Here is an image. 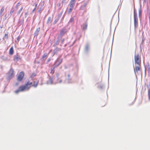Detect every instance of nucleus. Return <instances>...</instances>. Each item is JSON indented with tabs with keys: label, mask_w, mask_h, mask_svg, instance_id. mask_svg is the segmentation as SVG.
Segmentation results:
<instances>
[{
	"label": "nucleus",
	"mask_w": 150,
	"mask_h": 150,
	"mask_svg": "<svg viewBox=\"0 0 150 150\" xmlns=\"http://www.w3.org/2000/svg\"><path fill=\"white\" fill-rule=\"evenodd\" d=\"M38 82L34 81L33 82V83L32 82H30L28 80L27 81L25 85L20 86L18 89L15 92L16 93H18L19 92H23L28 91L32 86H33L35 87H36L38 85Z\"/></svg>",
	"instance_id": "1"
},
{
	"label": "nucleus",
	"mask_w": 150,
	"mask_h": 150,
	"mask_svg": "<svg viewBox=\"0 0 150 150\" xmlns=\"http://www.w3.org/2000/svg\"><path fill=\"white\" fill-rule=\"evenodd\" d=\"M135 65H140L141 59L140 56L138 54H137L134 56Z\"/></svg>",
	"instance_id": "2"
},
{
	"label": "nucleus",
	"mask_w": 150,
	"mask_h": 150,
	"mask_svg": "<svg viewBox=\"0 0 150 150\" xmlns=\"http://www.w3.org/2000/svg\"><path fill=\"white\" fill-rule=\"evenodd\" d=\"M62 59L61 58H58L55 62L53 66L54 67H57L62 63Z\"/></svg>",
	"instance_id": "3"
},
{
	"label": "nucleus",
	"mask_w": 150,
	"mask_h": 150,
	"mask_svg": "<svg viewBox=\"0 0 150 150\" xmlns=\"http://www.w3.org/2000/svg\"><path fill=\"white\" fill-rule=\"evenodd\" d=\"M14 76L13 71L12 69H11L8 74V77L9 79L12 78Z\"/></svg>",
	"instance_id": "4"
},
{
	"label": "nucleus",
	"mask_w": 150,
	"mask_h": 150,
	"mask_svg": "<svg viewBox=\"0 0 150 150\" xmlns=\"http://www.w3.org/2000/svg\"><path fill=\"white\" fill-rule=\"evenodd\" d=\"M24 76V73L23 72H21L18 77V80L19 81H21L23 79V77Z\"/></svg>",
	"instance_id": "5"
},
{
	"label": "nucleus",
	"mask_w": 150,
	"mask_h": 150,
	"mask_svg": "<svg viewBox=\"0 0 150 150\" xmlns=\"http://www.w3.org/2000/svg\"><path fill=\"white\" fill-rule=\"evenodd\" d=\"M67 32V30L64 28L62 29L60 33L61 36H63Z\"/></svg>",
	"instance_id": "6"
},
{
	"label": "nucleus",
	"mask_w": 150,
	"mask_h": 150,
	"mask_svg": "<svg viewBox=\"0 0 150 150\" xmlns=\"http://www.w3.org/2000/svg\"><path fill=\"white\" fill-rule=\"evenodd\" d=\"M140 65H135V68L134 69V71L135 73L136 72L137 73L138 71H139L140 69Z\"/></svg>",
	"instance_id": "7"
},
{
	"label": "nucleus",
	"mask_w": 150,
	"mask_h": 150,
	"mask_svg": "<svg viewBox=\"0 0 150 150\" xmlns=\"http://www.w3.org/2000/svg\"><path fill=\"white\" fill-rule=\"evenodd\" d=\"M1 59L4 61H9L10 59L8 56L5 57V56H2L1 57Z\"/></svg>",
	"instance_id": "8"
},
{
	"label": "nucleus",
	"mask_w": 150,
	"mask_h": 150,
	"mask_svg": "<svg viewBox=\"0 0 150 150\" xmlns=\"http://www.w3.org/2000/svg\"><path fill=\"white\" fill-rule=\"evenodd\" d=\"M134 28L136 29L138 27V19H134Z\"/></svg>",
	"instance_id": "9"
},
{
	"label": "nucleus",
	"mask_w": 150,
	"mask_h": 150,
	"mask_svg": "<svg viewBox=\"0 0 150 150\" xmlns=\"http://www.w3.org/2000/svg\"><path fill=\"white\" fill-rule=\"evenodd\" d=\"M14 53V51H13V47L12 46L10 49L9 51V54L12 55H13Z\"/></svg>",
	"instance_id": "10"
},
{
	"label": "nucleus",
	"mask_w": 150,
	"mask_h": 150,
	"mask_svg": "<svg viewBox=\"0 0 150 150\" xmlns=\"http://www.w3.org/2000/svg\"><path fill=\"white\" fill-rule=\"evenodd\" d=\"M4 7H3L1 9L0 11V15L1 16H3L4 13Z\"/></svg>",
	"instance_id": "11"
},
{
	"label": "nucleus",
	"mask_w": 150,
	"mask_h": 150,
	"mask_svg": "<svg viewBox=\"0 0 150 150\" xmlns=\"http://www.w3.org/2000/svg\"><path fill=\"white\" fill-rule=\"evenodd\" d=\"M40 30V28H37L36 30L35 33H34V35L35 36H37V35L38 34V33L39 32V31Z\"/></svg>",
	"instance_id": "12"
},
{
	"label": "nucleus",
	"mask_w": 150,
	"mask_h": 150,
	"mask_svg": "<svg viewBox=\"0 0 150 150\" xmlns=\"http://www.w3.org/2000/svg\"><path fill=\"white\" fill-rule=\"evenodd\" d=\"M21 59L20 56L18 55H15L14 57V60H15L18 61L20 59Z\"/></svg>",
	"instance_id": "13"
},
{
	"label": "nucleus",
	"mask_w": 150,
	"mask_h": 150,
	"mask_svg": "<svg viewBox=\"0 0 150 150\" xmlns=\"http://www.w3.org/2000/svg\"><path fill=\"white\" fill-rule=\"evenodd\" d=\"M52 78L51 77L50 78L49 80L47 81V84H52Z\"/></svg>",
	"instance_id": "14"
},
{
	"label": "nucleus",
	"mask_w": 150,
	"mask_h": 150,
	"mask_svg": "<svg viewBox=\"0 0 150 150\" xmlns=\"http://www.w3.org/2000/svg\"><path fill=\"white\" fill-rule=\"evenodd\" d=\"M52 21V19L51 17H49L47 19V24H49L51 23Z\"/></svg>",
	"instance_id": "15"
},
{
	"label": "nucleus",
	"mask_w": 150,
	"mask_h": 150,
	"mask_svg": "<svg viewBox=\"0 0 150 150\" xmlns=\"http://www.w3.org/2000/svg\"><path fill=\"white\" fill-rule=\"evenodd\" d=\"M75 4H74V3H72L70 2L69 4V8H74L75 6Z\"/></svg>",
	"instance_id": "16"
},
{
	"label": "nucleus",
	"mask_w": 150,
	"mask_h": 150,
	"mask_svg": "<svg viewBox=\"0 0 150 150\" xmlns=\"http://www.w3.org/2000/svg\"><path fill=\"white\" fill-rule=\"evenodd\" d=\"M138 19L137 18V14L136 11L134 9V19Z\"/></svg>",
	"instance_id": "17"
},
{
	"label": "nucleus",
	"mask_w": 150,
	"mask_h": 150,
	"mask_svg": "<svg viewBox=\"0 0 150 150\" xmlns=\"http://www.w3.org/2000/svg\"><path fill=\"white\" fill-rule=\"evenodd\" d=\"M87 24L86 23H85L83 25V29L84 30L87 29Z\"/></svg>",
	"instance_id": "18"
},
{
	"label": "nucleus",
	"mask_w": 150,
	"mask_h": 150,
	"mask_svg": "<svg viewBox=\"0 0 150 150\" xmlns=\"http://www.w3.org/2000/svg\"><path fill=\"white\" fill-rule=\"evenodd\" d=\"M55 67H54V66H53V67L51 69V72H50V73H51V74H53L54 72V68Z\"/></svg>",
	"instance_id": "19"
},
{
	"label": "nucleus",
	"mask_w": 150,
	"mask_h": 150,
	"mask_svg": "<svg viewBox=\"0 0 150 150\" xmlns=\"http://www.w3.org/2000/svg\"><path fill=\"white\" fill-rule=\"evenodd\" d=\"M73 8H69L68 10V13H70L72 11Z\"/></svg>",
	"instance_id": "20"
},
{
	"label": "nucleus",
	"mask_w": 150,
	"mask_h": 150,
	"mask_svg": "<svg viewBox=\"0 0 150 150\" xmlns=\"http://www.w3.org/2000/svg\"><path fill=\"white\" fill-rule=\"evenodd\" d=\"M89 48V46L88 45H86V47H85V50L86 51H87Z\"/></svg>",
	"instance_id": "21"
},
{
	"label": "nucleus",
	"mask_w": 150,
	"mask_h": 150,
	"mask_svg": "<svg viewBox=\"0 0 150 150\" xmlns=\"http://www.w3.org/2000/svg\"><path fill=\"white\" fill-rule=\"evenodd\" d=\"M34 4L35 5V8H34V9L33 10V12H34L37 6V4L36 3H34Z\"/></svg>",
	"instance_id": "22"
},
{
	"label": "nucleus",
	"mask_w": 150,
	"mask_h": 150,
	"mask_svg": "<svg viewBox=\"0 0 150 150\" xmlns=\"http://www.w3.org/2000/svg\"><path fill=\"white\" fill-rule=\"evenodd\" d=\"M23 7H22L18 11V14H19L21 13V11H22L23 9Z\"/></svg>",
	"instance_id": "23"
},
{
	"label": "nucleus",
	"mask_w": 150,
	"mask_h": 150,
	"mask_svg": "<svg viewBox=\"0 0 150 150\" xmlns=\"http://www.w3.org/2000/svg\"><path fill=\"white\" fill-rule=\"evenodd\" d=\"M148 95L149 99L150 100V89L149 90Z\"/></svg>",
	"instance_id": "24"
},
{
	"label": "nucleus",
	"mask_w": 150,
	"mask_h": 150,
	"mask_svg": "<svg viewBox=\"0 0 150 150\" xmlns=\"http://www.w3.org/2000/svg\"><path fill=\"white\" fill-rule=\"evenodd\" d=\"M58 19L56 18L55 20L54 21V24H55L58 21Z\"/></svg>",
	"instance_id": "25"
},
{
	"label": "nucleus",
	"mask_w": 150,
	"mask_h": 150,
	"mask_svg": "<svg viewBox=\"0 0 150 150\" xmlns=\"http://www.w3.org/2000/svg\"><path fill=\"white\" fill-rule=\"evenodd\" d=\"M70 2L75 4V0H71Z\"/></svg>",
	"instance_id": "26"
},
{
	"label": "nucleus",
	"mask_w": 150,
	"mask_h": 150,
	"mask_svg": "<svg viewBox=\"0 0 150 150\" xmlns=\"http://www.w3.org/2000/svg\"><path fill=\"white\" fill-rule=\"evenodd\" d=\"M104 87V86L103 85L101 84L100 85L99 87L100 88L102 89Z\"/></svg>",
	"instance_id": "27"
},
{
	"label": "nucleus",
	"mask_w": 150,
	"mask_h": 150,
	"mask_svg": "<svg viewBox=\"0 0 150 150\" xmlns=\"http://www.w3.org/2000/svg\"><path fill=\"white\" fill-rule=\"evenodd\" d=\"M8 37V34H5L4 36V38H7Z\"/></svg>",
	"instance_id": "28"
},
{
	"label": "nucleus",
	"mask_w": 150,
	"mask_h": 150,
	"mask_svg": "<svg viewBox=\"0 0 150 150\" xmlns=\"http://www.w3.org/2000/svg\"><path fill=\"white\" fill-rule=\"evenodd\" d=\"M141 13V11L140 10H139V17H140V16Z\"/></svg>",
	"instance_id": "29"
},
{
	"label": "nucleus",
	"mask_w": 150,
	"mask_h": 150,
	"mask_svg": "<svg viewBox=\"0 0 150 150\" xmlns=\"http://www.w3.org/2000/svg\"><path fill=\"white\" fill-rule=\"evenodd\" d=\"M67 2V0H63L62 1V3H66Z\"/></svg>",
	"instance_id": "30"
},
{
	"label": "nucleus",
	"mask_w": 150,
	"mask_h": 150,
	"mask_svg": "<svg viewBox=\"0 0 150 150\" xmlns=\"http://www.w3.org/2000/svg\"><path fill=\"white\" fill-rule=\"evenodd\" d=\"M20 4V2H18V3L17 4L16 6V8L18 7V6H19V4Z\"/></svg>",
	"instance_id": "31"
},
{
	"label": "nucleus",
	"mask_w": 150,
	"mask_h": 150,
	"mask_svg": "<svg viewBox=\"0 0 150 150\" xmlns=\"http://www.w3.org/2000/svg\"><path fill=\"white\" fill-rule=\"evenodd\" d=\"M60 50V49H59V48H56L55 50H54V51H55V50H56V51H57V50Z\"/></svg>",
	"instance_id": "32"
},
{
	"label": "nucleus",
	"mask_w": 150,
	"mask_h": 150,
	"mask_svg": "<svg viewBox=\"0 0 150 150\" xmlns=\"http://www.w3.org/2000/svg\"><path fill=\"white\" fill-rule=\"evenodd\" d=\"M61 82H62V80H60L59 81V82H56L55 83H61Z\"/></svg>",
	"instance_id": "33"
},
{
	"label": "nucleus",
	"mask_w": 150,
	"mask_h": 150,
	"mask_svg": "<svg viewBox=\"0 0 150 150\" xmlns=\"http://www.w3.org/2000/svg\"><path fill=\"white\" fill-rule=\"evenodd\" d=\"M13 11H14V10L13 9H12L10 11V13L11 14V13H13Z\"/></svg>",
	"instance_id": "34"
},
{
	"label": "nucleus",
	"mask_w": 150,
	"mask_h": 150,
	"mask_svg": "<svg viewBox=\"0 0 150 150\" xmlns=\"http://www.w3.org/2000/svg\"><path fill=\"white\" fill-rule=\"evenodd\" d=\"M74 19V18H72L70 20V21L71 22H72L73 21Z\"/></svg>",
	"instance_id": "35"
},
{
	"label": "nucleus",
	"mask_w": 150,
	"mask_h": 150,
	"mask_svg": "<svg viewBox=\"0 0 150 150\" xmlns=\"http://www.w3.org/2000/svg\"><path fill=\"white\" fill-rule=\"evenodd\" d=\"M19 39H20V37H18L17 38V40H18V41H19Z\"/></svg>",
	"instance_id": "36"
},
{
	"label": "nucleus",
	"mask_w": 150,
	"mask_h": 150,
	"mask_svg": "<svg viewBox=\"0 0 150 150\" xmlns=\"http://www.w3.org/2000/svg\"><path fill=\"white\" fill-rule=\"evenodd\" d=\"M86 3H84L83 4V6L84 7H85V6H86Z\"/></svg>",
	"instance_id": "37"
},
{
	"label": "nucleus",
	"mask_w": 150,
	"mask_h": 150,
	"mask_svg": "<svg viewBox=\"0 0 150 150\" xmlns=\"http://www.w3.org/2000/svg\"><path fill=\"white\" fill-rule=\"evenodd\" d=\"M46 55H45V54L43 55V58H44L45 57H46Z\"/></svg>",
	"instance_id": "38"
},
{
	"label": "nucleus",
	"mask_w": 150,
	"mask_h": 150,
	"mask_svg": "<svg viewBox=\"0 0 150 150\" xmlns=\"http://www.w3.org/2000/svg\"><path fill=\"white\" fill-rule=\"evenodd\" d=\"M16 85H18V83H16Z\"/></svg>",
	"instance_id": "39"
},
{
	"label": "nucleus",
	"mask_w": 150,
	"mask_h": 150,
	"mask_svg": "<svg viewBox=\"0 0 150 150\" xmlns=\"http://www.w3.org/2000/svg\"><path fill=\"white\" fill-rule=\"evenodd\" d=\"M1 39L0 38V41H1Z\"/></svg>",
	"instance_id": "40"
}]
</instances>
